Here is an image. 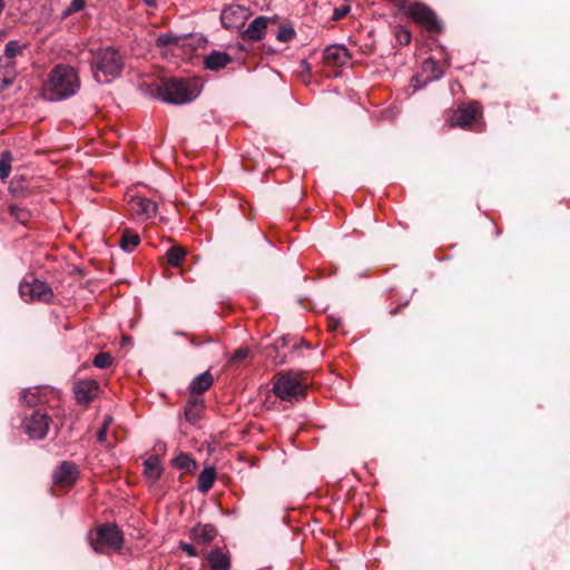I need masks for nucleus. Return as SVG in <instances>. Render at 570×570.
Masks as SVG:
<instances>
[{
    "label": "nucleus",
    "mask_w": 570,
    "mask_h": 570,
    "mask_svg": "<svg viewBox=\"0 0 570 570\" xmlns=\"http://www.w3.org/2000/svg\"><path fill=\"white\" fill-rule=\"evenodd\" d=\"M185 255L186 250L179 246H173L166 253L167 262L171 266H179Z\"/></svg>",
    "instance_id": "a878e982"
},
{
    "label": "nucleus",
    "mask_w": 570,
    "mask_h": 570,
    "mask_svg": "<svg viewBox=\"0 0 570 570\" xmlns=\"http://www.w3.org/2000/svg\"><path fill=\"white\" fill-rule=\"evenodd\" d=\"M207 561L212 570H229L230 558L219 549L212 550L207 556Z\"/></svg>",
    "instance_id": "6ab92c4d"
},
{
    "label": "nucleus",
    "mask_w": 570,
    "mask_h": 570,
    "mask_svg": "<svg viewBox=\"0 0 570 570\" xmlns=\"http://www.w3.org/2000/svg\"><path fill=\"white\" fill-rule=\"evenodd\" d=\"M107 431L106 426H101L97 433V440L99 443H105L107 440Z\"/></svg>",
    "instance_id": "ea45409f"
},
{
    "label": "nucleus",
    "mask_w": 570,
    "mask_h": 570,
    "mask_svg": "<svg viewBox=\"0 0 570 570\" xmlns=\"http://www.w3.org/2000/svg\"><path fill=\"white\" fill-rule=\"evenodd\" d=\"M99 391V384L95 380L79 381L73 386L75 399L80 404L90 403Z\"/></svg>",
    "instance_id": "ddd939ff"
},
{
    "label": "nucleus",
    "mask_w": 570,
    "mask_h": 570,
    "mask_svg": "<svg viewBox=\"0 0 570 570\" xmlns=\"http://www.w3.org/2000/svg\"><path fill=\"white\" fill-rule=\"evenodd\" d=\"M179 41V37L173 35V33H161L158 36L156 40V45L158 47H167L171 45H177Z\"/></svg>",
    "instance_id": "473e14b6"
},
{
    "label": "nucleus",
    "mask_w": 570,
    "mask_h": 570,
    "mask_svg": "<svg viewBox=\"0 0 570 570\" xmlns=\"http://www.w3.org/2000/svg\"><path fill=\"white\" fill-rule=\"evenodd\" d=\"M203 409V401L198 399H193L188 401V404L185 409L186 420L195 423L199 419L200 410Z\"/></svg>",
    "instance_id": "b1692460"
},
{
    "label": "nucleus",
    "mask_w": 570,
    "mask_h": 570,
    "mask_svg": "<svg viewBox=\"0 0 570 570\" xmlns=\"http://www.w3.org/2000/svg\"><path fill=\"white\" fill-rule=\"evenodd\" d=\"M173 464L185 472H191L196 468V462L189 455L180 453L173 460Z\"/></svg>",
    "instance_id": "393cba45"
},
{
    "label": "nucleus",
    "mask_w": 570,
    "mask_h": 570,
    "mask_svg": "<svg viewBox=\"0 0 570 570\" xmlns=\"http://www.w3.org/2000/svg\"><path fill=\"white\" fill-rule=\"evenodd\" d=\"M482 115V106L478 101L459 106L449 122L451 127L469 128Z\"/></svg>",
    "instance_id": "6e6552de"
},
{
    "label": "nucleus",
    "mask_w": 570,
    "mask_h": 570,
    "mask_svg": "<svg viewBox=\"0 0 570 570\" xmlns=\"http://www.w3.org/2000/svg\"><path fill=\"white\" fill-rule=\"evenodd\" d=\"M90 546L97 553L119 550L124 544L122 531L111 523L100 525L95 535L89 537Z\"/></svg>",
    "instance_id": "20e7f679"
},
{
    "label": "nucleus",
    "mask_w": 570,
    "mask_h": 570,
    "mask_svg": "<svg viewBox=\"0 0 570 570\" xmlns=\"http://www.w3.org/2000/svg\"><path fill=\"white\" fill-rule=\"evenodd\" d=\"M125 61L118 50L106 47L92 53L91 68L94 78L100 83H107L121 75Z\"/></svg>",
    "instance_id": "7ed1b4c3"
},
{
    "label": "nucleus",
    "mask_w": 570,
    "mask_h": 570,
    "mask_svg": "<svg viewBox=\"0 0 570 570\" xmlns=\"http://www.w3.org/2000/svg\"><path fill=\"white\" fill-rule=\"evenodd\" d=\"M424 71H431L432 75L428 77L430 81L438 80L443 76V72L438 68L436 61L433 59H426L423 62Z\"/></svg>",
    "instance_id": "c85d7f7f"
},
{
    "label": "nucleus",
    "mask_w": 570,
    "mask_h": 570,
    "mask_svg": "<svg viewBox=\"0 0 570 570\" xmlns=\"http://www.w3.org/2000/svg\"><path fill=\"white\" fill-rule=\"evenodd\" d=\"M112 357L109 353H98L94 358V365L98 368H107L111 365Z\"/></svg>",
    "instance_id": "7c9ffc66"
},
{
    "label": "nucleus",
    "mask_w": 570,
    "mask_h": 570,
    "mask_svg": "<svg viewBox=\"0 0 570 570\" xmlns=\"http://www.w3.org/2000/svg\"><path fill=\"white\" fill-rule=\"evenodd\" d=\"M269 22H272V20L266 17L261 16V17L255 18L249 23L247 29L244 30V32L242 33V37L245 39H248V40H253V41L262 40Z\"/></svg>",
    "instance_id": "dca6fc26"
},
{
    "label": "nucleus",
    "mask_w": 570,
    "mask_h": 570,
    "mask_svg": "<svg viewBox=\"0 0 570 570\" xmlns=\"http://www.w3.org/2000/svg\"><path fill=\"white\" fill-rule=\"evenodd\" d=\"M216 479V470L213 466L205 468L199 476H198V484L197 488L200 492L206 493L208 492Z\"/></svg>",
    "instance_id": "4be33fe9"
},
{
    "label": "nucleus",
    "mask_w": 570,
    "mask_h": 570,
    "mask_svg": "<svg viewBox=\"0 0 570 570\" xmlns=\"http://www.w3.org/2000/svg\"><path fill=\"white\" fill-rule=\"evenodd\" d=\"M26 46L17 40H11L6 45L4 53L0 56V90L12 82L16 77V59L22 56Z\"/></svg>",
    "instance_id": "39448f33"
},
{
    "label": "nucleus",
    "mask_w": 570,
    "mask_h": 570,
    "mask_svg": "<svg viewBox=\"0 0 570 570\" xmlns=\"http://www.w3.org/2000/svg\"><path fill=\"white\" fill-rule=\"evenodd\" d=\"M111 422H112V417L110 415H106L101 426H106V429H108L109 425L111 424Z\"/></svg>",
    "instance_id": "79ce46f5"
},
{
    "label": "nucleus",
    "mask_w": 570,
    "mask_h": 570,
    "mask_svg": "<svg viewBox=\"0 0 570 570\" xmlns=\"http://www.w3.org/2000/svg\"><path fill=\"white\" fill-rule=\"evenodd\" d=\"M348 7L336 8L333 13V20H340L348 12Z\"/></svg>",
    "instance_id": "4c0bfd02"
},
{
    "label": "nucleus",
    "mask_w": 570,
    "mask_h": 570,
    "mask_svg": "<svg viewBox=\"0 0 570 570\" xmlns=\"http://www.w3.org/2000/svg\"><path fill=\"white\" fill-rule=\"evenodd\" d=\"M217 535V530L213 524H196L190 530V537L200 544L210 543Z\"/></svg>",
    "instance_id": "f3484780"
},
{
    "label": "nucleus",
    "mask_w": 570,
    "mask_h": 570,
    "mask_svg": "<svg viewBox=\"0 0 570 570\" xmlns=\"http://www.w3.org/2000/svg\"><path fill=\"white\" fill-rule=\"evenodd\" d=\"M79 88L80 80L76 69L58 65L50 71L43 94L48 100L58 101L73 96Z\"/></svg>",
    "instance_id": "f257e3e1"
},
{
    "label": "nucleus",
    "mask_w": 570,
    "mask_h": 570,
    "mask_svg": "<svg viewBox=\"0 0 570 570\" xmlns=\"http://www.w3.org/2000/svg\"><path fill=\"white\" fill-rule=\"evenodd\" d=\"M11 214L21 223H26L29 217V213L26 209L14 206L11 207Z\"/></svg>",
    "instance_id": "c9c22d12"
},
{
    "label": "nucleus",
    "mask_w": 570,
    "mask_h": 570,
    "mask_svg": "<svg viewBox=\"0 0 570 570\" xmlns=\"http://www.w3.org/2000/svg\"><path fill=\"white\" fill-rule=\"evenodd\" d=\"M85 0H71L69 7L65 11V16H69L73 12H78L85 8Z\"/></svg>",
    "instance_id": "f704fd0d"
},
{
    "label": "nucleus",
    "mask_w": 570,
    "mask_h": 570,
    "mask_svg": "<svg viewBox=\"0 0 570 570\" xmlns=\"http://www.w3.org/2000/svg\"><path fill=\"white\" fill-rule=\"evenodd\" d=\"M202 91V83L197 78H173L163 82L158 92L160 98L171 105H185L195 100Z\"/></svg>",
    "instance_id": "f03ea898"
},
{
    "label": "nucleus",
    "mask_w": 570,
    "mask_h": 570,
    "mask_svg": "<svg viewBox=\"0 0 570 570\" xmlns=\"http://www.w3.org/2000/svg\"><path fill=\"white\" fill-rule=\"evenodd\" d=\"M12 156L10 151H3L0 155V179L4 180L11 171Z\"/></svg>",
    "instance_id": "bb28decb"
},
{
    "label": "nucleus",
    "mask_w": 570,
    "mask_h": 570,
    "mask_svg": "<svg viewBox=\"0 0 570 570\" xmlns=\"http://www.w3.org/2000/svg\"><path fill=\"white\" fill-rule=\"evenodd\" d=\"M144 466H145L144 473H145V476L147 478V480L150 481L151 483L157 482L158 479L160 478L161 471H163L159 458L156 455L149 456L144 462Z\"/></svg>",
    "instance_id": "aec40b11"
},
{
    "label": "nucleus",
    "mask_w": 570,
    "mask_h": 570,
    "mask_svg": "<svg viewBox=\"0 0 570 570\" xmlns=\"http://www.w3.org/2000/svg\"><path fill=\"white\" fill-rule=\"evenodd\" d=\"M144 1L147 6L151 7L156 3L157 0H144Z\"/></svg>",
    "instance_id": "c03bdc74"
},
{
    "label": "nucleus",
    "mask_w": 570,
    "mask_h": 570,
    "mask_svg": "<svg viewBox=\"0 0 570 570\" xmlns=\"http://www.w3.org/2000/svg\"><path fill=\"white\" fill-rule=\"evenodd\" d=\"M395 37H396V40L397 42L401 45V46H406L411 42V32L403 28V27H399L396 30H395Z\"/></svg>",
    "instance_id": "72a5a7b5"
},
{
    "label": "nucleus",
    "mask_w": 570,
    "mask_h": 570,
    "mask_svg": "<svg viewBox=\"0 0 570 570\" xmlns=\"http://www.w3.org/2000/svg\"><path fill=\"white\" fill-rule=\"evenodd\" d=\"M214 379L209 372L197 375L190 383L189 390L191 394H202L213 385Z\"/></svg>",
    "instance_id": "412c9836"
},
{
    "label": "nucleus",
    "mask_w": 570,
    "mask_h": 570,
    "mask_svg": "<svg viewBox=\"0 0 570 570\" xmlns=\"http://www.w3.org/2000/svg\"><path fill=\"white\" fill-rule=\"evenodd\" d=\"M130 212L139 217L140 219H149L156 215L157 212V205L153 200L140 197V196H134L128 202Z\"/></svg>",
    "instance_id": "f8f14e48"
},
{
    "label": "nucleus",
    "mask_w": 570,
    "mask_h": 570,
    "mask_svg": "<svg viewBox=\"0 0 570 570\" xmlns=\"http://www.w3.org/2000/svg\"><path fill=\"white\" fill-rule=\"evenodd\" d=\"M301 346H305L306 348L311 347V345L306 343L303 338L295 340L293 347L298 350Z\"/></svg>",
    "instance_id": "a19ab883"
},
{
    "label": "nucleus",
    "mask_w": 570,
    "mask_h": 570,
    "mask_svg": "<svg viewBox=\"0 0 570 570\" xmlns=\"http://www.w3.org/2000/svg\"><path fill=\"white\" fill-rule=\"evenodd\" d=\"M324 62L333 67H343L351 60L348 50L341 45H331L324 50Z\"/></svg>",
    "instance_id": "4468645a"
},
{
    "label": "nucleus",
    "mask_w": 570,
    "mask_h": 570,
    "mask_svg": "<svg viewBox=\"0 0 570 570\" xmlns=\"http://www.w3.org/2000/svg\"><path fill=\"white\" fill-rule=\"evenodd\" d=\"M180 549L183 551H185L189 557H197L198 556V552L196 550V548L190 544V543H187V542H180L179 544Z\"/></svg>",
    "instance_id": "e433bc0d"
},
{
    "label": "nucleus",
    "mask_w": 570,
    "mask_h": 570,
    "mask_svg": "<svg viewBox=\"0 0 570 570\" xmlns=\"http://www.w3.org/2000/svg\"><path fill=\"white\" fill-rule=\"evenodd\" d=\"M50 422L51 419L46 413L36 411L26 417L23 429L31 439L41 440L47 435Z\"/></svg>",
    "instance_id": "9d476101"
},
{
    "label": "nucleus",
    "mask_w": 570,
    "mask_h": 570,
    "mask_svg": "<svg viewBox=\"0 0 570 570\" xmlns=\"http://www.w3.org/2000/svg\"><path fill=\"white\" fill-rule=\"evenodd\" d=\"M232 62V57L226 52L212 51L205 58V67L209 70H219L227 67Z\"/></svg>",
    "instance_id": "a211bd4d"
},
{
    "label": "nucleus",
    "mask_w": 570,
    "mask_h": 570,
    "mask_svg": "<svg viewBox=\"0 0 570 570\" xmlns=\"http://www.w3.org/2000/svg\"><path fill=\"white\" fill-rule=\"evenodd\" d=\"M246 18L247 9L237 4L224 8L220 14L222 24L226 29H235L243 26Z\"/></svg>",
    "instance_id": "9b49d317"
},
{
    "label": "nucleus",
    "mask_w": 570,
    "mask_h": 570,
    "mask_svg": "<svg viewBox=\"0 0 570 570\" xmlns=\"http://www.w3.org/2000/svg\"><path fill=\"white\" fill-rule=\"evenodd\" d=\"M299 67H301V72L302 73H305L306 76L311 75L312 68H311V65H309V62L307 60H302L299 62Z\"/></svg>",
    "instance_id": "58836bf2"
},
{
    "label": "nucleus",
    "mask_w": 570,
    "mask_h": 570,
    "mask_svg": "<svg viewBox=\"0 0 570 570\" xmlns=\"http://www.w3.org/2000/svg\"><path fill=\"white\" fill-rule=\"evenodd\" d=\"M273 392L283 401H294L305 393V384L299 376L292 372L279 373L275 376Z\"/></svg>",
    "instance_id": "423d86ee"
},
{
    "label": "nucleus",
    "mask_w": 570,
    "mask_h": 570,
    "mask_svg": "<svg viewBox=\"0 0 570 570\" xmlns=\"http://www.w3.org/2000/svg\"><path fill=\"white\" fill-rule=\"evenodd\" d=\"M249 354L250 351L247 347H239L230 356L229 363L239 365L249 356Z\"/></svg>",
    "instance_id": "c756f323"
},
{
    "label": "nucleus",
    "mask_w": 570,
    "mask_h": 570,
    "mask_svg": "<svg viewBox=\"0 0 570 570\" xmlns=\"http://www.w3.org/2000/svg\"><path fill=\"white\" fill-rule=\"evenodd\" d=\"M407 16L416 23L430 31H440L441 26L431 8L422 2H415L407 8Z\"/></svg>",
    "instance_id": "1a4fd4ad"
},
{
    "label": "nucleus",
    "mask_w": 570,
    "mask_h": 570,
    "mask_svg": "<svg viewBox=\"0 0 570 570\" xmlns=\"http://www.w3.org/2000/svg\"><path fill=\"white\" fill-rule=\"evenodd\" d=\"M19 293L26 302L50 303L53 298V292L50 286L36 278L31 282L23 281L19 286Z\"/></svg>",
    "instance_id": "0eeeda50"
},
{
    "label": "nucleus",
    "mask_w": 570,
    "mask_h": 570,
    "mask_svg": "<svg viewBox=\"0 0 570 570\" xmlns=\"http://www.w3.org/2000/svg\"><path fill=\"white\" fill-rule=\"evenodd\" d=\"M140 243V237L137 233L130 229H124L119 246L126 252H132Z\"/></svg>",
    "instance_id": "5701e85b"
},
{
    "label": "nucleus",
    "mask_w": 570,
    "mask_h": 570,
    "mask_svg": "<svg viewBox=\"0 0 570 570\" xmlns=\"http://www.w3.org/2000/svg\"><path fill=\"white\" fill-rule=\"evenodd\" d=\"M296 32L294 28L284 26L277 31L276 39L282 42L291 41L295 37Z\"/></svg>",
    "instance_id": "2f4dec72"
},
{
    "label": "nucleus",
    "mask_w": 570,
    "mask_h": 570,
    "mask_svg": "<svg viewBox=\"0 0 570 570\" xmlns=\"http://www.w3.org/2000/svg\"><path fill=\"white\" fill-rule=\"evenodd\" d=\"M405 305H406V303H405L404 305H399V306H396V307L392 308V309L390 311V314H391L392 316L396 315V314L401 311L402 306H405Z\"/></svg>",
    "instance_id": "37998d69"
},
{
    "label": "nucleus",
    "mask_w": 570,
    "mask_h": 570,
    "mask_svg": "<svg viewBox=\"0 0 570 570\" xmlns=\"http://www.w3.org/2000/svg\"><path fill=\"white\" fill-rule=\"evenodd\" d=\"M77 465L72 462L63 461L53 472V481L61 487H70L78 478Z\"/></svg>",
    "instance_id": "2eb2a0df"
},
{
    "label": "nucleus",
    "mask_w": 570,
    "mask_h": 570,
    "mask_svg": "<svg viewBox=\"0 0 570 570\" xmlns=\"http://www.w3.org/2000/svg\"><path fill=\"white\" fill-rule=\"evenodd\" d=\"M2 36H3V32H0V38H2Z\"/></svg>",
    "instance_id": "a18cd8bd"
},
{
    "label": "nucleus",
    "mask_w": 570,
    "mask_h": 570,
    "mask_svg": "<svg viewBox=\"0 0 570 570\" xmlns=\"http://www.w3.org/2000/svg\"><path fill=\"white\" fill-rule=\"evenodd\" d=\"M39 390L38 389H26L20 394L21 403L32 406L39 402Z\"/></svg>",
    "instance_id": "cd10ccee"
}]
</instances>
